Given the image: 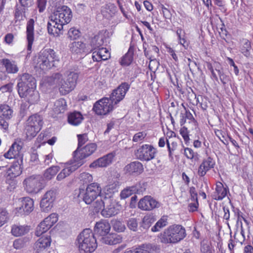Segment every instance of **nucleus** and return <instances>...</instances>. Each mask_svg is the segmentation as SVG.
Masks as SVG:
<instances>
[{
	"label": "nucleus",
	"mask_w": 253,
	"mask_h": 253,
	"mask_svg": "<svg viewBox=\"0 0 253 253\" xmlns=\"http://www.w3.org/2000/svg\"><path fill=\"white\" fill-rule=\"evenodd\" d=\"M186 235L185 229L182 226L174 224L160 233L158 239L163 244H175L183 239Z\"/></svg>",
	"instance_id": "obj_1"
},
{
	"label": "nucleus",
	"mask_w": 253,
	"mask_h": 253,
	"mask_svg": "<svg viewBox=\"0 0 253 253\" xmlns=\"http://www.w3.org/2000/svg\"><path fill=\"white\" fill-rule=\"evenodd\" d=\"M77 241L79 249L86 253L94 252L97 247L96 239L89 228L83 230L78 236Z\"/></svg>",
	"instance_id": "obj_2"
},
{
	"label": "nucleus",
	"mask_w": 253,
	"mask_h": 253,
	"mask_svg": "<svg viewBox=\"0 0 253 253\" xmlns=\"http://www.w3.org/2000/svg\"><path fill=\"white\" fill-rule=\"evenodd\" d=\"M101 192V188L97 183L88 184L86 189H79L75 191L74 195L79 199H82L86 204H91Z\"/></svg>",
	"instance_id": "obj_3"
},
{
	"label": "nucleus",
	"mask_w": 253,
	"mask_h": 253,
	"mask_svg": "<svg viewBox=\"0 0 253 253\" xmlns=\"http://www.w3.org/2000/svg\"><path fill=\"white\" fill-rule=\"evenodd\" d=\"M55 52L51 48L42 49L36 56L34 61L37 66L42 70L49 69L53 66V62L57 60Z\"/></svg>",
	"instance_id": "obj_4"
},
{
	"label": "nucleus",
	"mask_w": 253,
	"mask_h": 253,
	"mask_svg": "<svg viewBox=\"0 0 253 253\" xmlns=\"http://www.w3.org/2000/svg\"><path fill=\"white\" fill-rule=\"evenodd\" d=\"M183 107L184 108V112L181 111L180 114L179 124L180 126L182 127L179 130V133L183 137L185 143H187L190 140L189 131L186 126H183L187 122V121L189 124H190L196 127L197 126V122L190 111L187 109L184 106Z\"/></svg>",
	"instance_id": "obj_5"
},
{
	"label": "nucleus",
	"mask_w": 253,
	"mask_h": 253,
	"mask_svg": "<svg viewBox=\"0 0 253 253\" xmlns=\"http://www.w3.org/2000/svg\"><path fill=\"white\" fill-rule=\"evenodd\" d=\"M17 89L18 93L27 90L31 87L36 86L35 79L30 74L23 73L18 76Z\"/></svg>",
	"instance_id": "obj_6"
},
{
	"label": "nucleus",
	"mask_w": 253,
	"mask_h": 253,
	"mask_svg": "<svg viewBox=\"0 0 253 253\" xmlns=\"http://www.w3.org/2000/svg\"><path fill=\"white\" fill-rule=\"evenodd\" d=\"M96 148L97 145L94 143L88 144L82 148L78 147L74 152V160L76 162H82L83 164L84 159L92 154Z\"/></svg>",
	"instance_id": "obj_7"
},
{
	"label": "nucleus",
	"mask_w": 253,
	"mask_h": 253,
	"mask_svg": "<svg viewBox=\"0 0 253 253\" xmlns=\"http://www.w3.org/2000/svg\"><path fill=\"white\" fill-rule=\"evenodd\" d=\"M114 105L108 97H104L95 102L93 110L98 115H105L114 109Z\"/></svg>",
	"instance_id": "obj_8"
},
{
	"label": "nucleus",
	"mask_w": 253,
	"mask_h": 253,
	"mask_svg": "<svg viewBox=\"0 0 253 253\" xmlns=\"http://www.w3.org/2000/svg\"><path fill=\"white\" fill-rule=\"evenodd\" d=\"M130 84L127 83H122L119 86L113 90L109 99L115 105L122 101L130 88Z\"/></svg>",
	"instance_id": "obj_9"
},
{
	"label": "nucleus",
	"mask_w": 253,
	"mask_h": 253,
	"mask_svg": "<svg viewBox=\"0 0 253 253\" xmlns=\"http://www.w3.org/2000/svg\"><path fill=\"white\" fill-rule=\"evenodd\" d=\"M42 177L40 175H32L23 182L29 193H37L42 189Z\"/></svg>",
	"instance_id": "obj_10"
},
{
	"label": "nucleus",
	"mask_w": 253,
	"mask_h": 253,
	"mask_svg": "<svg viewBox=\"0 0 253 253\" xmlns=\"http://www.w3.org/2000/svg\"><path fill=\"white\" fill-rule=\"evenodd\" d=\"M156 153L157 151L153 146L145 144L137 150L135 154L139 160L149 161L154 158Z\"/></svg>",
	"instance_id": "obj_11"
},
{
	"label": "nucleus",
	"mask_w": 253,
	"mask_h": 253,
	"mask_svg": "<svg viewBox=\"0 0 253 253\" xmlns=\"http://www.w3.org/2000/svg\"><path fill=\"white\" fill-rule=\"evenodd\" d=\"M51 242L50 236H43L35 243L34 249L36 253H50L47 252Z\"/></svg>",
	"instance_id": "obj_12"
},
{
	"label": "nucleus",
	"mask_w": 253,
	"mask_h": 253,
	"mask_svg": "<svg viewBox=\"0 0 253 253\" xmlns=\"http://www.w3.org/2000/svg\"><path fill=\"white\" fill-rule=\"evenodd\" d=\"M159 207V202L151 196H144L138 203V208L143 211H151Z\"/></svg>",
	"instance_id": "obj_13"
},
{
	"label": "nucleus",
	"mask_w": 253,
	"mask_h": 253,
	"mask_svg": "<svg viewBox=\"0 0 253 253\" xmlns=\"http://www.w3.org/2000/svg\"><path fill=\"white\" fill-rule=\"evenodd\" d=\"M18 94L21 98H24L30 104H36L40 99L39 93L36 90V86L31 87L26 91L18 93Z\"/></svg>",
	"instance_id": "obj_14"
},
{
	"label": "nucleus",
	"mask_w": 253,
	"mask_h": 253,
	"mask_svg": "<svg viewBox=\"0 0 253 253\" xmlns=\"http://www.w3.org/2000/svg\"><path fill=\"white\" fill-rule=\"evenodd\" d=\"M55 198V193L53 191H48L44 194L40 203L42 211L47 212L52 208Z\"/></svg>",
	"instance_id": "obj_15"
},
{
	"label": "nucleus",
	"mask_w": 253,
	"mask_h": 253,
	"mask_svg": "<svg viewBox=\"0 0 253 253\" xmlns=\"http://www.w3.org/2000/svg\"><path fill=\"white\" fill-rule=\"evenodd\" d=\"M214 165L215 161L211 157H209L204 159L199 167L197 172L198 175L203 177L207 171L214 168Z\"/></svg>",
	"instance_id": "obj_16"
},
{
	"label": "nucleus",
	"mask_w": 253,
	"mask_h": 253,
	"mask_svg": "<svg viewBox=\"0 0 253 253\" xmlns=\"http://www.w3.org/2000/svg\"><path fill=\"white\" fill-rule=\"evenodd\" d=\"M114 157V155L112 153L108 154L91 163L89 167L93 168L106 167L112 163Z\"/></svg>",
	"instance_id": "obj_17"
},
{
	"label": "nucleus",
	"mask_w": 253,
	"mask_h": 253,
	"mask_svg": "<svg viewBox=\"0 0 253 253\" xmlns=\"http://www.w3.org/2000/svg\"><path fill=\"white\" fill-rule=\"evenodd\" d=\"M34 23L35 21L34 19H30L27 23L26 27V37L27 40L28 41V45H27V50L28 52V54H30L32 46L33 43L34 39Z\"/></svg>",
	"instance_id": "obj_18"
},
{
	"label": "nucleus",
	"mask_w": 253,
	"mask_h": 253,
	"mask_svg": "<svg viewBox=\"0 0 253 253\" xmlns=\"http://www.w3.org/2000/svg\"><path fill=\"white\" fill-rule=\"evenodd\" d=\"M110 53L104 47H100L92 52V58L94 61L100 62L105 61L110 58Z\"/></svg>",
	"instance_id": "obj_19"
},
{
	"label": "nucleus",
	"mask_w": 253,
	"mask_h": 253,
	"mask_svg": "<svg viewBox=\"0 0 253 253\" xmlns=\"http://www.w3.org/2000/svg\"><path fill=\"white\" fill-rule=\"evenodd\" d=\"M111 229V226L108 221L102 220L96 222L94 231V232L101 236L106 235L109 233Z\"/></svg>",
	"instance_id": "obj_20"
},
{
	"label": "nucleus",
	"mask_w": 253,
	"mask_h": 253,
	"mask_svg": "<svg viewBox=\"0 0 253 253\" xmlns=\"http://www.w3.org/2000/svg\"><path fill=\"white\" fill-rule=\"evenodd\" d=\"M227 193H229L228 187L227 186L224 187L221 182H217L214 192L213 199L217 201L222 200L227 196Z\"/></svg>",
	"instance_id": "obj_21"
},
{
	"label": "nucleus",
	"mask_w": 253,
	"mask_h": 253,
	"mask_svg": "<svg viewBox=\"0 0 253 253\" xmlns=\"http://www.w3.org/2000/svg\"><path fill=\"white\" fill-rule=\"evenodd\" d=\"M0 63L8 74H16L19 71V68L15 61L3 58L0 60Z\"/></svg>",
	"instance_id": "obj_22"
},
{
	"label": "nucleus",
	"mask_w": 253,
	"mask_h": 253,
	"mask_svg": "<svg viewBox=\"0 0 253 253\" xmlns=\"http://www.w3.org/2000/svg\"><path fill=\"white\" fill-rule=\"evenodd\" d=\"M125 170L129 174L137 175L143 172V166L140 162L134 161L127 165L125 168Z\"/></svg>",
	"instance_id": "obj_23"
},
{
	"label": "nucleus",
	"mask_w": 253,
	"mask_h": 253,
	"mask_svg": "<svg viewBox=\"0 0 253 253\" xmlns=\"http://www.w3.org/2000/svg\"><path fill=\"white\" fill-rule=\"evenodd\" d=\"M70 51L73 54H80L85 52V43L81 41H75L69 45Z\"/></svg>",
	"instance_id": "obj_24"
},
{
	"label": "nucleus",
	"mask_w": 253,
	"mask_h": 253,
	"mask_svg": "<svg viewBox=\"0 0 253 253\" xmlns=\"http://www.w3.org/2000/svg\"><path fill=\"white\" fill-rule=\"evenodd\" d=\"M34 201L29 197H24L22 201L21 207L19 208V212L28 214L33 210Z\"/></svg>",
	"instance_id": "obj_25"
},
{
	"label": "nucleus",
	"mask_w": 253,
	"mask_h": 253,
	"mask_svg": "<svg viewBox=\"0 0 253 253\" xmlns=\"http://www.w3.org/2000/svg\"><path fill=\"white\" fill-rule=\"evenodd\" d=\"M156 247L151 244H143L138 247L126 251L123 253H151Z\"/></svg>",
	"instance_id": "obj_26"
},
{
	"label": "nucleus",
	"mask_w": 253,
	"mask_h": 253,
	"mask_svg": "<svg viewBox=\"0 0 253 253\" xmlns=\"http://www.w3.org/2000/svg\"><path fill=\"white\" fill-rule=\"evenodd\" d=\"M140 188L141 187L139 184L126 187L121 192V198L124 199L130 196L133 194H140L142 192Z\"/></svg>",
	"instance_id": "obj_27"
},
{
	"label": "nucleus",
	"mask_w": 253,
	"mask_h": 253,
	"mask_svg": "<svg viewBox=\"0 0 253 253\" xmlns=\"http://www.w3.org/2000/svg\"><path fill=\"white\" fill-rule=\"evenodd\" d=\"M109 205L107 204L106 207L102 210L101 215L106 217L109 218L111 216L117 214L119 212V210L115 207V204L109 203Z\"/></svg>",
	"instance_id": "obj_28"
},
{
	"label": "nucleus",
	"mask_w": 253,
	"mask_h": 253,
	"mask_svg": "<svg viewBox=\"0 0 253 253\" xmlns=\"http://www.w3.org/2000/svg\"><path fill=\"white\" fill-rule=\"evenodd\" d=\"M83 118V115L80 112L74 111L68 115V122L73 126H78L81 123Z\"/></svg>",
	"instance_id": "obj_29"
},
{
	"label": "nucleus",
	"mask_w": 253,
	"mask_h": 253,
	"mask_svg": "<svg viewBox=\"0 0 253 253\" xmlns=\"http://www.w3.org/2000/svg\"><path fill=\"white\" fill-rule=\"evenodd\" d=\"M207 67L211 74V78L216 81H218L217 76L214 72V70H215L218 74L222 72L223 70L220 64L218 62H215L213 64H211V63L208 62L207 63Z\"/></svg>",
	"instance_id": "obj_30"
},
{
	"label": "nucleus",
	"mask_w": 253,
	"mask_h": 253,
	"mask_svg": "<svg viewBox=\"0 0 253 253\" xmlns=\"http://www.w3.org/2000/svg\"><path fill=\"white\" fill-rule=\"evenodd\" d=\"M41 128L39 127V125L31 126L26 123L25 126V132L28 139H31L32 138L36 136L37 133L41 130Z\"/></svg>",
	"instance_id": "obj_31"
},
{
	"label": "nucleus",
	"mask_w": 253,
	"mask_h": 253,
	"mask_svg": "<svg viewBox=\"0 0 253 253\" xmlns=\"http://www.w3.org/2000/svg\"><path fill=\"white\" fill-rule=\"evenodd\" d=\"M30 230L29 226L26 225H13L11 232L15 236H20L27 233Z\"/></svg>",
	"instance_id": "obj_32"
},
{
	"label": "nucleus",
	"mask_w": 253,
	"mask_h": 253,
	"mask_svg": "<svg viewBox=\"0 0 253 253\" xmlns=\"http://www.w3.org/2000/svg\"><path fill=\"white\" fill-rule=\"evenodd\" d=\"M251 42L247 39H243L240 41V51L246 57H249L251 55Z\"/></svg>",
	"instance_id": "obj_33"
},
{
	"label": "nucleus",
	"mask_w": 253,
	"mask_h": 253,
	"mask_svg": "<svg viewBox=\"0 0 253 253\" xmlns=\"http://www.w3.org/2000/svg\"><path fill=\"white\" fill-rule=\"evenodd\" d=\"M134 48L130 46L127 52L121 58L120 64L122 66H128L133 61Z\"/></svg>",
	"instance_id": "obj_34"
},
{
	"label": "nucleus",
	"mask_w": 253,
	"mask_h": 253,
	"mask_svg": "<svg viewBox=\"0 0 253 253\" xmlns=\"http://www.w3.org/2000/svg\"><path fill=\"white\" fill-rule=\"evenodd\" d=\"M74 162L72 164L70 165L67 164L66 167L61 170L66 177L69 176L72 172L75 171L83 165L82 162H76L74 160Z\"/></svg>",
	"instance_id": "obj_35"
},
{
	"label": "nucleus",
	"mask_w": 253,
	"mask_h": 253,
	"mask_svg": "<svg viewBox=\"0 0 253 253\" xmlns=\"http://www.w3.org/2000/svg\"><path fill=\"white\" fill-rule=\"evenodd\" d=\"M74 162L72 164L70 165L67 164L66 167L61 170L66 177L69 176L72 172L75 171L83 165L82 162H76L74 160Z\"/></svg>",
	"instance_id": "obj_36"
},
{
	"label": "nucleus",
	"mask_w": 253,
	"mask_h": 253,
	"mask_svg": "<svg viewBox=\"0 0 253 253\" xmlns=\"http://www.w3.org/2000/svg\"><path fill=\"white\" fill-rule=\"evenodd\" d=\"M67 105L65 99L60 98L57 100L54 104L53 111L56 114L64 113L66 110Z\"/></svg>",
	"instance_id": "obj_37"
},
{
	"label": "nucleus",
	"mask_w": 253,
	"mask_h": 253,
	"mask_svg": "<svg viewBox=\"0 0 253 253\" xmlns=\"http://www.w3.org/2000/svg\"><path fill=\"white\" fill-rule=\"evenodd\" d=\"M72 13L71 9L66 5L56 7L54 10V16H70Z\"/></svg>",
	"instance_id": "obj_38"
},
{
	"label": "nucleus",
	"mask_w": 253,
	"mask_h": 253,
	"mask_svg": "<svg viewBox=\"0 0 253 253\" xmlns=\"http://www.w3.org/2000/svg\"><path fill=\"white\" fill-rule=\"evenodd\" d=\"M168 224L167 216H162L153 226L151 230L153 232L160 231L163 228L166 226Z\"/></svg>",
	"instance_id": "obj_39"
},
{
	"label": "nucleus",
	"mask_w": 253,
	"mask_h": 253,
	"mask_svg": "<svg viewBox=\"0 0 253 253\" xmlns=\"http://www.w3.org/2000/svg\"><path fill=\"white\" fill-rule=\"evenodd\" d=\"M19 146L16 143H14L10 147L9 150L4 154V156L5 158L11 159L15 158L19 154Z\"/></svg>",
	"instance_id": "obj_40"
},
{
	"label": "nucleus",
	"mask_w": 253,
	"mask_h": 253,
	"mask_svg": "<svg viewBox=\"0 0 253 253\" xmlns=\"http://www.w3.org/2000/svg\"><path fill=\"white\" fill-rule=\"evenodd\" d=\"M26 123L29 125H31L33 126L35 125H39V127L41 128L42 126V120L40 116L35 114L30 116L27 120Z\"/></svg>",
	"instance_id": "obj_41"
},
{
	"label": "nucleus",
	"mask_w": 253,
	"mask_h": 253,
	"mask_svg": "<svg viewBox=\"0 0 253 253\" xmlns=\"http://www.w3.org/2000/svg\"><path fill=\"white\" fill-rule=\"evenodd\" d=\"M58 166H52L46 169L43 174L44 177L46 180L51 179L59 170Z\"/></svg>",
	"instance_id": "obj_42"
},
{
	"label": "nucleus",
	"mask_w": 253,
	"mask_h": 253,
	"mask_svg": "<svg viewBox=\"0 0 253 253\" xmlns=\"http://www.w3.org/2000/svg\"><path fill=\"white\" fill-rule=\"evenodd\" d=\"M12 110L7 105H0V117L10 119L12 116Z\"/></svg>",
	"instance_id": "obj_43"
},
{
	"label": "nucleus",
	"mask_w": 253,
	"mask_h": 253,
	"mask_svg": "<svg viewBox=\"0 0 253 253\" xmlns=\"http://www.w3.org/2000/svg\"><path fill=\"white\" fill-rule=\"evenodd\" d=\"M116 235L107 233L106 235L102 236L100 241L102 243L107 245H115L118 243L116 239Z\"/></svg>",
	"instance_id": "obj_44"
},
{
	"label": "nucleus",
	"mask_w": 253,
	"mask_h": 253,
	"mask_svg": "<svg viewBox=\"0 0 253 253\" xmlns=\"http://www.w3.org/2000/svg\"><path fill=\"white\" fill-rule=\"evenodd\" d=\"M62 76L59 73L53 74L48 79V82L50 85H55L60 86L62 82Z\"/></svg>",
	"instance_id": "obj_45"
},
{
	"label": "nucleus",
	"mask_w": 253,
	"mask_h": 253,
	"mask_svg": "<svg viewBox=\"0 0 253 253\" xmlns=\"http://www.w3.org/2000/svg\"><path fill=\"white\" fill-rule=\"evenodd\" d=\"M74 89V87L71 86V84L68 82L67 79L66 81H62L59 87V91L63 95L68 94Z\"/></svg>",
	"instance_id": "obj_46"
},
{
	"label": "nucleus",
	"mask_w": 253,
	"mask_h": 253,
	"mask_svg": "<svg viewBox=\"0 0 253 253\" xmlns=\"http://www.w3.org/2000/svg\"><path fill=\"white\" fill-rule=\"evenodd\" d=\"M200 251L201 253H212L211 243L204 240L201 243Z\"/></svg>",
	"instance_id": "obj_47"
},
{
	"label": "nucleus",
	"mask_w": 253,
	"mask_h": 253,
	"mask_svg": "<svg viewBox=\"0 0 253 253\" xmlns=\"http://www.w3.org/2000/svg\"><path fill=\"white\" fill-rule=\"evenodd\" d=\"M57 220V214L55 213H53L46 217L42 222L45 223V224L50 228Z\"/></svg>",
	"instance_id": "obj_48"
},
{
	"label": "nucleus",
	"mask_w": 253,
	"mask_h": 253,
	"mask_svg": "<svg viewBox=\"0 0 253 253\" xmlns=\"http://www.w3.org/2000/svg\"><path fill=\"white\" fill-rule=\"evenodd\" d=\"M104 43L103 39L99 36H95L91 39L90 44L94 50H96L103 45Z\"/></svg>",
	"instance_id": "obj_49"
},
{
	"label": "nucleus",
	"mask_w": 253,
	"mask_h": 253,
	"mask_svg": "<svg viewBox=\"0 0 253 253\" xmlns=\"http://www.w3.org/2000/svg\"><path fill=\"white\" fill-rule=\"evenodd\" d=\"M111 200L106 198H104V200L101 199H97L94 203V208L95 209L96 211H99L102 209V208L105 207V204L110 203Z\"/></svg>",
	"instance_id": "obj_50"
},
{
	"label": "nucleus",
	"mask_w": 253,
	"mask_h": 253,
	"mask_svg": "<svg viewBox=\"0 0 253 253\" xmlns=\"http://www.w3.org/2000/svg\"><path fill=\"white\" fill-rule=\"evenodd\" d=\"M78 78L79 75L78 73L74 72H71L69 74H68L67 80L68 82L71 84V86H73L75 88L76 85Z\"/></svg>",
	"instance_id": "obj_51"
},
{
	"label": "nucleus",
	"mask_w": 253,
	"mask_h": 253,
	"mask_svg": "<svg viewBox=\"0 0 253 253\" xmlns=\"http://www.w3.org/2000/svg\"><path fill=\"white\" fill-rule=\"evenodd\" d=\"M49 229V227L45 223L41 222L37 227L35 234L37 236H40Z\"/></svg>",
	"instance_id": "obj_52"
},
{
	"label": "nucleus",
	"mask_w": 253,
	"mask_h": 253,
	"mask_svg": "<svg viewBox=\"0 0 253 253\" xmlns=\"http://www.w3.org/2000/svg\"><path fill=\"white\" fill-rule=\"evenodd\" d=\"M30 104L27 102H22L20 106V114L22 117L30 115V111L29 110Z\"/></svg>",
	"instance_id": "obj_53"
},
{
	"label": "nucleus",
	"mask_w": 253,
	"mask_h": 253,
	"mask_svg": "<svg viewBox=\"0 0 253 253\" xmlns=\"http://www.w3.org/2000/svg\"><path fill=\"white\" fill-rule=\"evenodd\" d=\"M138 219L136 218H130L127 220V226L128 228L133 231H136L138 227Z\"/></svg>",
	"instance_id": "obj_54"
},
{
	"label": "nucleus",
	"mask_w": 253,
	"mask_h": 253,
	"mask_svg": "<svg viewBox=\"0 0 253 253\" xmlns=\"http://www.w3.org/2000/svg\"><path fill=\"white\" fill-rule=\"evenodd\" d=\"M53 18V17H51ZM54 19H53V22H55V25L53 26L54 28L58 29L59 31L63 29V27L65 23H64V17H58L57 18L56 17H54Z\"/></svg>",
	"instance_id": "obj_55"
},
{
	"label": "nucleus",
	"mask_w": 253,
	"mask_h": 253,
	"mask_svg": "<svg viewBox=\"0 0 253 253\" xmlns=\"http://www.w3.org/2000/svg\"><path fill=\"white\" fill-rule=\"evenodd\" d=\"M80 36V32L75 28H70L68 32V38L71 40H76Z\"/></svg>",
	"instance_id": "obj_56"
},
{
	"label": "nucleus",
	"mask_w": 253,
	"mask_h": 253,
	"mask_svg": "<svg viewBox=\"0 0 253 253\" xmlns=\"http://www.w3.org/2000/svg\"><path fill=\"white\" fill-rule=\"evenodd\" d=\"M8 213L4 209L0 208V227L4 225L7 221Z\"/></svg>",
	"instance_id": "obj_57"
},
{
	"label": "nucleus",
	"mask_w": 253,
	"mask_h": 253,
	"mask_svg": "<svg viewBox=\"0 0 253 253\" xmlns=\"http://www.w3.org/2000/svg\"><path fill=\"white\" fill-rule=\"evenodd\" d=\"M80 180L82 181L83 184H88L92 180V176L89 173L84 172L80 174Z\"/></svg>",
	"instance_id": "obj_58"
},
{
	"label": "nucleus",
	"mask_w": 253,
	"mask_h": 253,
	"mask_svg": "<svg viewBox=\"0 0 253 253\" xmlns=\"http://www.w3.org/2000/svg\"><path fill=\"white\" fill-rule=\"evenodd\" d=\"M146 133L144 131L138 132L135 133L132 138V141L135 142L141 141L146 136Z\"/></svg>",
	"instance_id": "obj_59"
},
{
	"label": "nucleus",
	"mask_w": 253,
	"mask_h": 253,
	"mask_svg": "<svg viewBox=\"0 0 253 253\" xmlns=\"http://www.w3.org/2000/svg\"><path fill=\"white\" fill-rule=\"evenodd\" d=\"M78 138V147L79 148L82 146L88 140L87 134L84 133L82 134H78L77 135Z\"/></svg>",
	"instance_id": "obj_60"
},
{
	"label": "nucleus",
	"mask_w": 253,
	"mask_h": 253,
	"mask_svg": "<svg viewBox=\"0 0 253 253\" xmlns=\"http://www.w3.org/2000/svg\"><path fill=\"white\" fill-rule=\"evenodd\" d=\"M114 229L118 232H123L125 229V226L120 221L116 220L113 223Z\"/></svg>",
	"instance_id": "obj_61"
},
{
	"label": "nucleus",
	"mask_w": 253,
	"mask_h": 253,
	"mask_svg": "<svg viewBox=\"0 0 253 253\" xmlns=\"http://www.w3.org/2000/svg\"><path fill=\"white\" fill-rule=\"evenodd\" d=\"M167 145L169 151V156L172 158V152L176 149L177 147V143L172 142L170 144L168 140H167Z\"/></svg>",
	"instance_id": "obj_62"
},
{
	"label": "nucleus",
	"mask_w": 253,
	"mask_h": 253,
	"mask_svg": "<svg viewBox=\"0 0 253 253\" xmlns=\"http://www.w3.org/2000/svg\"><path fill=\"white\" fill-rule=\"evenodd\" d=\"M219 79L223 85L227 84L230 81L229 76L224 74L223 71L218 74Z\"/></svg>",
	"instance_id": "obj_63"
},
{
	"label": "nucleus",
	"mask_w": 253,
	"mask_h": 253,
	"mask_svg": "<svg viewBox=\"0 0 253 253\" xmlns=\"http://www.w3.org/2000/svg\"><path fill=\"white\" fill-rule=\"evenodd\" d=\"M10 170L12 171L14 176L20 175L22 172L20 164L18 163V165H16L15 166H13L11 167Z\"/></svg>",
	"instance_id": "obj_64"
}]
</instances>
